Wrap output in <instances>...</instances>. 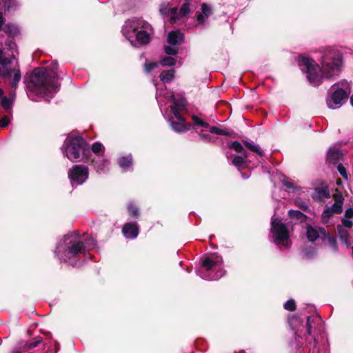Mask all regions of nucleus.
I'll return each instance as SVG.
<instances>
[{
	"label": "nucleus",
	"mask_w": 353,
	"mask_h": 353,
	"mask_svg": "<svg viewBox=\"0 0 353 353\" xmlns=\"http://www.w3.org/2000/svg\"><path fill=\"white\" fill-rule=\"evenodd\" d=\"M243 143L244 145L250 150L257 153L260 156H263V152L259 145H253L252 143L247 141H243Z\"/></svg>",
	"instance_id": "obj_25"
},
{
	"label": "nucleus",
	"mask_w": 353,
	"mask_h": 353,
	"mask_svg": "<svg viewBox=\"0 0 353 353\" xmlns=\"http://www.w3.org/2000/svg\"><path fill=\"white\" fill-rule=\"evenodd\" d=\"M205 17L202 12H196V19L199 24H203L205 21Z\"/></svg>",
	"instance_id": "obj_48"
},
{
	"label": "nucleus",
	"mask_w": 353,
	"mask_h": 353,
	"mask_svg": "<svg viewBox=\"0 0 353 353\" xmlns=\"http://www.w3.org/2000/svg\"><path fill=\"white\" fill-rule=\"evenodd\" d=\"M294 205L304 212H310L307 204L305 201H302L301 198H297L294 200Z\"/></svg>",
	"instance_id": "obj_27"
},
{
	"label": "nucleus",
	"mask_w": 353,
	"mask_h": 353,
	"mask_svg": "<svg viewBox=\"0 0 353 353\" xmlns=\"http://www.w3.org/2000/svg\"><path fill=\"white\" fill-rule=\"evenodd\" d=\"M347 98L348 93L342 88H338L326 99V103L329 108L334 109L340 107Z\"/></svg>",
	"instance_id": "obj_9"
},
{
	"label": "nucleus",
	"mask_w": 353,
	"mask_h": 353,
	"mask_svg": "<svg viewBox=\"0 0 353 353\" xmlns=\"http://www.w3.org/2000/svg\"><path fill=\"white\" fill-rule=\"evenodd\" d=\"M177 12V8H171L168 10V14L174 15Z\"/></svg>",
	"instance_id": "obj_57"
},
{
	"label": "nucleus",
	"mask_w": 353,
	"mask_h": 353,
	"mask_svg": "<svg viewBox=\"0 0 353 353\" xmlns=\"http://www.w3.org/2000/svg\"><path fill=\"white\" fill-rule=\"evenodd\" d=\"M157 63L156 62H150L145 63L144 65L145 72L146 73H150L152 70L157 67Z\"/></svg>",
	"instance_id": "obj_44"
},
{
	"label": "nucleus",
	"mask_w": 353,
	"mask_h": 353,
	"mask_svg": "<svg viewBox=\"0 0 353 353\" xmlns=\"http://www.w3.org/2000/svg\"><path fill=\"white\" fill-rule=\"evenodd\" d=\"M314 192L312 199L317 201H323L324 199H329L331 196L327 186L315 188Z\"/></svg>",
	"instance_id": "obj_15"
},
{
	"label": "nucleus",
	"mask_w": 353,
	"mask_h": 353,
	"mask_svg": "<svg viewBox=\"0 0 353 353\" xmlns=\"http://www.w3.org/2000/svg\"><path fill=\"white\" fill-rule=\"evenodd\" d=\"M141 26L143 28L147 29L150 25L143 21H138L137 26ZM134 33H136V39L141 45H145L150 43V36L145 30H138V27L133 28Z\"/></svg>",
	"instance_id": "obj_11"
},
{
	"label": "nucleus",
	"mask_w": 353,
	"mask_h": 353,
	"mask_svg": "<svg viewBox=\"0 0 353 353\" xmlns=\"http://www.w3.org/2000/svg\"><path fill=\"white\" fill-rule=\"evenodd\" d=\"M67 244H59L57 247L55 253L61 261H67L68 259L74 256L79 252L84 250L83 244H72L70 247H67Z\"/></svg>",
	"instance_id": "obj_6"
},
{
	"label": "nucleus",
	"mask_w": 353,
	"mask_h": 353,
	"mask_svg": "<svg viewBox=\"0 0 353 353\" xmlns=\"http://www.w3.org/2000/svg\"><path fill=\"white\" fill-rule=\"evenodd\" d=\"M58 63L52 62L48 68H36L24 77V81L31 92L37 95H47L59 90L58 83Z\"/></svg>",
	"instance_id": "obj_1"
},
{
	"label": "nucleus",
	"mask_w": 353,
	"mask_h": 353,
	"mask_svg": "<svg viewBox=\"0 0 353 353\" xmlns=\"http://www.w3.org/2000/svg\"><path fill=\"white\" fill-rule=\"evenodd\" d=\"M10 120L7 115H3L0 119V127L2 128H6L9 125Z\"/></svg>",
	"instance_id": "obj_45"
},
{
	"label": "nucleus",
	"mask_w": 353,
	"mask_h": 353,
	"mask_svg": "<svg viewBox=\"0 0 353 353\" xmlns=\"http://www.w3.org/2000/svg\"><path fill=\"white\" fill-rule=\"evenodd\" d=\"M12 101L7 97H3L1 99V104L6 110L11 109Z\"/></svg>",
	"instance_id": "obj_35"
},
{
	"label": "nucleus",
	"mask_w": 353,
	"mask_h": 353,
	"mask_svg": "<svg viewBox=\"0 0 353 353\" xmlns=\"http://www.w3.org/2000/svg\"><path fill=\"white\" fill-rule=\"evenodd\" d=\"M343 158L342 152L336 149H330L327 152L326 162L328 164H336Z\"/></svg>",
	"instance_id": "obj_16"
},
{
	"label": "nucleus",
	"mask_w": 353,
	"mask_h": 353,
	"mask_svg": "<svg viewBox=\"0 0 353 353\" xmlns=\"http://www.w3.org/2000/svg\"><path fill=\"white\" fill-rule=\"evenodd\" d=\"M319 59L321 65L320 71L326 79H330L340 71L343 63L341 52L332 47H327L321 51Z\"/></svg>",
	"instance_id": "obj_3"
},
{
	"label": "nucleus",
	"mask_w": 353,
	"mask_h": 353,
	"mask_svg": "<svg viewBox=\"0 0 353 353\" xmlns=\"http://www.w3.org/2000/svg\"><path fill=\"white\" fill-rule=\"evenodd\" d=\"M299 65L306 74L307 81L314 86H319L323 82L325 77L320 71L321 65L311 57L300 56L298 59Z\"/></svg>",
	"instance_id": "obj_5"
},
{
	"label": "nucleus",
	"mask_w": 353,
	"mask_h": 353,
	"mask_svg": "<svg viewBox=\"0 0 353 353\" xmlns=\"http://www.w3.org/2000/svg\"><path fill=\"white\" fill-rule=\"evenodd\" d=\"M170 110L176 120L184 121L185 119L179 112V110L176 108L175 106H171Z\"/></svg>",
	"instance_id": "obj_38"
},
{
	"label": "nucleus",
	"mask_w": 353,
	"mask_h": 353,
	"mask_svg": "<svg viewBox=\"0 0 353 353\" xmlns=\"http://www.w3.org/2000/svg\"><path fill=\"white\" fill-rule=\"evenodd\" d=\"M288 216L291 219L299 221L300 223H305L308 219L307 215L299 210H290L288 211Z\"/></svg>",
	"instance_id": "obj_19"
},
{
	"label": "nucleus",
	"mask_w": 353,
	"mask_h": 353,
	"mask_svg": "<svg viewBox=\"0 0 353 353\" xmlns=\"http://www.w3.org/2000/svg\"><path fill=\"white\" fill-rule=\"evenodd\" d=\"M123 235L128 239L136 238L139 232V227L137 223H127L122 228Z\"/></svg>",
	"instance_id": "obj_12"
},
{
	"label": "nucleus",
	"mask_w": 353,
	"mask_h": 353,
	"mask_svg": "<svg viewBox=\"0 0 353 353\" xmlns=\"http://www.w3.org/2000/svg\"><path fill=\"white\" fill-rule=\"evenodd\" d=\"M119 165L122 168H127L132 165V157L131 155L121 157L118 161Z\"/></svg>",
	"instance_id": "obj_23"
},
{
	"label": "nucleus",
	"mask_w": 353,
	"mask_h": 353,
	"mask_svg": "<svg viewBox=\"0 0 353 353\" xmlns=\"http://www.w3.org/2000/svg\"><path fill=\"white\" fill-rule=\"evenodd\" d=\"M220 132L221 133H219V135H224V136H230V132L226 130L221 129Z\"/></svg>",
	"instance_id": "obj_58"
},
{
	"label": "nucleus",
	"mask_w": 353,
	"mask_h": 353,
	"mask_svg": "<svg viewBox=\"0 0 353 353\" xmlns=\"http://www.w3.org/2000/svg\"><path fill=\"white\" fill-rule=\"evenodd\" d=\"M271 232L276 240L285 241L289 239V232L286 225L279 219L272 221Z\"/></svg>",
	"instance_id": "obj_8"
},
{
	"label": "nucleus",
	"mask_w": 353,
	"mask_h": 353,
	"mask_svg": "<svg viewBox=\"0 0 353 353\" xmlns=\"http://www.w3.org/2000/svg\"><path fill=\"white\" fill-rule=\"evenodd\" d=\"M333 212L327 208L325 209L322 214V221L323 223H327L331 216H332Z\"/></svg>",
	"instance_id": "obj_34"
},
{
	"label": "nucleus",
	"mask_w": 353,
	"mask_h": 353,
	"mask_svg": "<svg viewBox=\"0 0 353 353\" xmlns=\"http://www.w3.org/2000/svg\"><path fill=\"white\" fill-rule=\"evenodd\" d=\"M232 163L239 170L245 168L248 166L247 161L241 156H234L232 160Z\"/></svg>",
	"instance_id": "obj_22"
},
{
	"label": "nucleus",
	"mask_w": 353,
	"mask_h": 353,
	"mask_svg": "<svg viewBox=\"0 0 353 353\" xmlns=\"http://www.w3.org/2000/svg\"><path fill=\"white\" fill-rule=\"evenodd\" d=\"M343 225L348 228H351L353 225V222L350 220L347 219V218H343L341 219Z\"/></svg>",
	"instance_id": "obj_49"
},
{
	"label": "nucleus",
	"mask_w": 353,
	"mask_h": 353,
	"mask_svg": "<svg viewBox=\"0 0 353 353\" xmlns=\"http://www.w3.org/2000/svg\"><path fill=\"white\" fill-rule=\"evenodd\" d=\"M220 130H221L220 128H219L216 126H211L210 128V132L219 135V133H221Z\"/></svg>",
	"instance_id": "obj_55"
},
{
	"label": "nucleus",
	"mask_w": 353,
	"mask_h": 353,
	"mask_svg": "<svg viewBox=\"0 0 353 353\" xmlns=\"http://www.w3.org/2000/svg\"><path fill=\"white\" fill-rule=\"evenodd\" d=\"M345 217L347 219L353 218V208H348L345 210Z\"/></svg>",
	"instance_id": "obj_54"
},
{
	"label": "nucleus",
	"mask_w": 353,
	"mask_h": 353,
	"mask_svg": "<svg viewBox=\"0 0 353 353\" xmlns=\"http://www.w3.org/2000/svg\"><path fill=\"white\" fill-rule=\"evenodd\" d=\"M190 2H186L182 5L179 10V14L182 17L185 16L188 13L190 12Z\"/></svg>",
	"instance_id": "obj_36"
},
{
	"label": "nucleus",
	"mask_w": 353,
	"mask_h": 353,
	"mask_svg": "<svg viewBox=\"0 0 353 353\" xmlns=\"http://www.w3.org/2000/svg\"><path fill=\"white\" fill-rule=\"evenodd\" d=\"M200 136L205 139H208L210 138V135L208 134L201 133Z\"/></svg>",
	"instance_id": "obj_60"
},
{
	"label": "nucleus",
	"mask_w": 353,
	"mask_h": 353,
	"mask_svg": "<svg viewBox=\"0 0 353 353\" xmlns=\"http://www.w3.org/2000/svg\"><path fill=\"white\" fill-rule=\"evenodd\" d=\"M338 229L339 230V232H340V236L342 239H345V243H348V241L347 239V231H344V230H341V227L340 226H338Z\"/></svg>",
	"instance_id": "obj_52"
},
{
	"label": "nucleus",
	"mask_w": 353,
	"mask_h": 353,
	"mask_svg": "<svg viewBox=\"0 0 353 353\" xmlns=\"http://www.w3.org/2000/svg\"><path fill=\"white\" fill-rule=\"evenodd\" d=\"M331 245H332V249L333 250H334V251L336 250V249H337V244L333 243V244H331Z\"/></svg>",
	"instance_id": "obj_61"
},
{
	"label": "nucleus",
	"mask_w": 353,
	"mask_h": 353,
	"mask_svg": "<svg viewBox=\"0 0 353 353\" xmlns=\"http://www.w3.org/2000/svg\"><path fill=\"white\" fill-rule=\"evenodd\" d=\"M284 308L289 311H294L296 309V305L294 300H288L285 304H284Z\"/></svg>",
	"instance_id": "obj_42"
},
{
	"label": "nucleus",
	"mask_w": 353,
	"mask_h": 353,
	"mask_svg": "<svg viewBox=\"0 0 353 353\" xmlns=\"http://www.w3.org/2000/svg\"><path fill=\"white\" fill-rule=\"evenodd\" d=\"M283 184L288 188L289 189H292V190H295V189H297L299 188L298 186L295 185L294 183L290 181H288V180H284L283 181Z\"/></svg>",
	"instance_id": "obj_47"
},
{
	"label": "nucleus",
	"mask_w": 353,
	"mask_h": 353,
	"mask_svg": "<svg viewBox=\"0 0 353 353\" xmlns=\"http://www.w3.org/2000/svg\"><path fill=\"white\" fill-rule=\"evenodd\" d=\"M337 170L339 174L343 176V178L347 179V173L346 168L342 163H339L337 165Z\"/></svg>",
	"instance_id": "obj_41"
},
{
	"label": "nucleus",
	"mask_w": 353,
	"mask_h": 353,
	"mask_svg": "<svg viewBox=\"0 0 353 353\" xmlns=\"http://www.w3.org/2000/svg\"><path fill=\"white\" fill-rule=\"evenodd\" d=\"M172 106L176 107L177 109H181L184 108L185 105L182 101H180L179 100L174 99L173 101V105Z\"/></svg>",
	"instance_id": "obj_50"
},
{
	"label": "nucleus",
	"mask_w": 353,
	"mask_h": 353,
	"mask_svg": "<svg viewBox=\"0 0 353 353\" xmlns=\"http://www.w3.org/2000/svg\"><path fill=\"white\" fill-rule=\"evenodd\" d=\"M185 37L179 30H172L168 34L167 41L172 46H180L184 42Z\"/></svg>",
	"instance_id": "obj_13"
},
{
	"label": "nucleus",
	"mask_w": 353,
	"mask_h": 353,
	"mask_svg": "<svg viewBox=\"0 0 353 353\" xmlns=\"http://www.w3.org/2000/svg\"><path fill=\"white\" fill-rule=\"evenodd\" d=\"M201 10L202 13L205 15L206 18H208L212 13V10L210 6H208V4L203 3L201 4Z\"/></svg>",
	"instance_id": "obj_39"
},
{
	"label": "nucleus",
	"mask_w": 353,
	"mask_h": 353,
	"mask_svg": "<svg viewBox=\"0 0 353 353\" xmlns=\"http://www.w3.org/2000/svg\"><path fill=\"white\" fill-rule=\"evenodd\" d=\"M320 321L319 316H314L307 317V333L310 335L312 333V329L313 327V324H315L317 321Z\"/></svg>",
	"instance_id": "obj_24"
},
{
	"label": "nucleus",
	"mask_w": 353,
	"mask_h": 353,
	"mask_svg": "<svg viewBox=\"0 0 353 353\" xmlns=\"http://www.w3.org/2000/svg\"><path fill=\"white\" fill-rule=\"evenodd\" d=\"M228 147L239 153L243 152L244 149L241 143L237 141H233Z\"/></svg>",
	"instance_id": "obj_32"
},
{
	"label": "nucleus",
	"mask_w": 353,
	"mask_h": 353,
	"mask_svg": "<svg viewBox=\"0 0 353 353\" xmlns=\"http://www.w3.org/2000/svg\"><path fill=\"white\" fill-rule=\"evenodd\" d=\"M174 77V69L164 70L163 71L160 75L159 78L161 81L163 83H170L172 81Z\"/></svg>",
	"instance_id": "obj_21"
},
{
	"label": "nucleus",
	"mask_w": 353,
	"mask_h": 353,
	"mask_svg": "<svg viewBox=\"0 0 353 353\" xmlns=\"http://www.w3.org/2000/svg\"><path fill=\"white\" fill-rule=\"evenodd\" d=\"M159 12L162 15L168 14V9L167 6L165 5V4H161V6H160V8H159Z\"/></svg>",
	"instance_id": "obj_51"
},
{
	"label": "nucleus",
	"mask_w": 353,
	"mask_h": 353,
	"mask_svg": "<svg viewBox=\"0 0 353 353\" xmlns=\"http://www.w3.org/2000/svg\"><path fill=\"white\" fill-rule=\"evenodd\" d=\"M343 203L334 202V203L329 208L335 214H341L343 212Z\"/></svg>",
	"instance_id": "obj_37"
},
{
	"label": "nucleus",
	"mask_w": 353,
	"mask_h": 353,
	"mask_svg": "<svg viewBox=\"0 0 353 353\" xmlns=\"http://www.w3.org/2000/svg\"><path fill=\"white\" fill-rule=\"evenodd\" d=\"M6 19L2 12H0V28L3 29L5 25Z\"/></svg>",
	"instance_id": "obj_56"
},
{
	"label": "nucleus",
	"mask_w": 353,
	"mask_h": 353,
	"mask_svg": "<svg viewBox=\"0 0 353 353\" xmlns=\"http://www.w3.org/2000/svg\"><path fill=\"white\" fill-rule=\"evenodd\" d=\"M332 197L334 200V202H337L339 203H343L344 198L341 193V192L338 189H335V193L333 194Z\"/></svg>",
	"instance_id": "obj_33"
},
{
	"label": "nucleus",
	"mask_w": 353,
	"mask_h": 353,
	"mask_svg": "<svg viewBox=\"0 0 353 353\" xmlns=\"http://www.w3.org/2000/svg\"><path fill=\"white\" fill-rule=\"evenodd\" d=\"M242 153V156L245 160H246V159L248 157V152H246L244 149H243V152H241Z\"/></svg>",
	"instance_id": "obj_59"
},
{
	"label": "nucleus",
	"mask_w": 353,
	"mask_h": 353,
	"mask_svg": "<svg viewBox=\"0 0 353 353\" xmlns=\"http://www.w3.org/2000/svg\"><path fill=\"white\" fill-rule=\"evenodd\" d=\"M222 258L211 254L206 256L202 262V268L197 271V274L203 279L212 281L222 277L225 271L222 267Z\"/></svg>",
	"instance_id": "obj_4"
},
{
	"label": "nucleus",
	"mask_w": 353,
	"mask_h": 353,
	"mask_svg": "<svg viewBox=\"0 0 353 353\" xmlns=\"http://www.w3.org/2000/svg\"><path fill=\"white\" fill-rule=\"evenodd\" d=\"M68 176L72 183L81 185L88 178V168L83 165H74L70 169Z\"/></svg>",
	"instance_id": "obj_7"
},
{
	"label": "nucleus",
	"mask_w": 353,
	"mask_h": 353,
	"mask_svg": "<svg viewBox=\"0 0 353 353\" xmlns=\"http://www.w3.org/2000/svg\"><path fill=\"white\" fill-rule=\"evenodd\" d=\"M127 210L129 216L133 219H139L141 215L139 208L132 202L128 203Z\"/></svg>",
	"instance_id": "obj_20"
},
{
	"label": "nucleus",
	"mask_w": 353,
	"mask_h": 353,
	"mask_svg": "<svg viewBox=\"0 0 353 353\" xmlns=\"http://www.w3.org/2000/svg\"><path fill=\"white\" fill-rule=\"evenodd\" d=\"M303 254L305 258H312L316 254V250L314 247L310 245L304 248Z\"/></svg>",
	"instance_id": "obj_30"
},
{
	"label": "nucleus",
	"mask_w": 353,
	"mask_h": 353,
	"mask_svg": "<svg viewBox=\"0 0 353 353\" xmlns=\"http://www.w3.org/2000/svg\"><path fill=\"white\" fill-rule=\"evenodd\" d=\"M164 51L168 55H176L179 52L176 48L172 47L170 46H165Z\"/></svg>",
	"instance_id": "obj_40"
},
{
	"label": "nucleus",
	"mask_w": 353,
	"mask_h": 353,
	"mask_svg": "<svg viewBox=\"0 0 353 353\" xmlns=\"http://www.w3.org/2000/svg\"><path fill=\"white\" fill-rule=\"evenodd\" d=\"M5 46L6 47V48L9 50H13L17 47L16 43L12 39H7L5 41Z\"/></svg>",
	"instance_id": "obj_43"
},
{
	"label": "nucleus",
	"mask_w": 353,
	"mask_h": 353,
	"mask_svg": "<svg viewBox=\"0 0 353 353\" xmlns=\"http://www.w3.org/2000/svg\"><path fill=\"white\" fill-rule=\"evenodd\" d=\"M336 184L339 185L341 184V180L340 179H337Z\"/></svg>",
	"instance_id": "obj_63"
},
{
	"label": "nucleus",
	"mask_w": 353,
	"mask_h": 353,
	"mask_svg": "<svg viewBox=\"0 0 353 353\" xmlns=\"http://www.w3.org/2000/svg\"><path fill=\"white\" fill-rule=\"evenodd\" d=\"M306 236L308 241L313 242L316 241L321 236L323 238H328L329 243H336L334 238L330 236L329 234L323 228H313L311 225L307 226Z\"/></svg>",
	"instance_id": "obj_10"
},
{
	"label": "nucleus",
	"mask_w": 353,
	"mask_h": 353,
	"mask_svg": "<svg viewBox=\"0 0 353 353\" xmlns=\"http://www.w3.org/2000/svg\"><path fill=\"white\" fill-rule=\"evenodd\" d=\"M6 34H8L12 39H14L19 34V30L18 28L12 23H8L4 25L3 29H1Z\"/></svg>",
	"instance_id": "obj_18"
},
{
	"label": "nucleus",
	"mask_w": 353,
	"mask_h": 353,
	"mask_svg": "<svg viewBox=\"0 0 353 353\" xmlns=\"http://www.w3.org/2000/svg\"><path fill=\"white\" fill-rule=\"evenodd\" d=\"M12 72V70L6 68L2 71L1 76L4 77H10Z\"/></svg>",
	"instance_id": "obj_53"
},
{
	"label": "nucleus",
	"mask_w": 353,
	"mask_h": 353,
	"mask_svg": "<svg viewBox=\"0 0 353 353\" xmlns=\"http://www.w3.org/2000/svg\"><path fill=\"white\" fill-rule=\"evenodd\" d=\"M170 125L172 130L179 133L185 132L188 130H190L192 125L189 123H186L185 119L184 121H174L172 119H170Z\"/></svg>",
	"instance_id": "obj_14"
},
{
	"label": "nucleus",
	"mask_w": 353,
	"mask_h": 353,
	"mask_svg": "<svg viewBox=\"0 0 353 353\" xmlns=\"http://www.w3.org/2000/svg\"><path fill=\"white\" fill-rule=\"evenodd\" d=\"M41 343V338L34 339V341L32 342L27 343L26 347L29 350L33 349L37 347L39 344Z\"/></svg>",
	"instance_id": "obj_46"
},
{
	"label": "nucleus",
	"mask_w": 353,
	"mask_h": 353,
	"mask_svg": "<svg viewBox=\"0 0 353 353\" xmlns=\"http://www.w3.org/2000/svg\"><path fill=\"white\" fill-rule=\"evenodd\" d=\"M64 243H83V240L81 239L78 230H74L66 234L63 237Z\"/></svg>",
	"instance_id": "obj_17"
},
{
	"label": "nucleus",
	"mask_w": 353,
	"mask_h": 353,
	"mask_svg": "<svg viewBox=\"0 0 353 353\" xmlns=\"http://www.w3.org/2000/svg\"><path fill=\"white\" fill-rule=\"evenodd\" d=\"M350 103L353 106V94L350 97Z\"/></svg>",
	"instance_id": "obj_62"
},
{
	"label": "nucleus",
	"mask_w": 353,
	"mask_h": 353,
	"mask_svg": "<svg viewBox=\"0 0 353 353\" xmlns=\"http://www.w3.org/2000/svg\"><path fill=\"white\" fill-rule=\"evenodd\" d=\"M192 119L195 125H198V126H201V127H203V128H208L209 126L208 123L204 121L203 120H202L201 119H200L199 117H197L196 115H192Z\"/></svg>",
	"instance_id": "obj_29"
},
{
	"label": "nucleus",
	"mask_w": 353,
	"mask_h": 353,
	"mask_svg": "<svg viewBox=\"0 0 353 353\" xmlns=\"http://www.w3.org/2000/svg\"><path fill=\"white\" fill-rule=\"evenodd\" d=\"M160 63L163 66H173L176 63V60L171 57H165L161 60Z\"/></svg>",
	"instance_id": "obj_28"
},
{
	"label": "nucleus",
	"mask_w": 353,
	"mask_h": 353,
	"mask_svg": "<svg viewBox=\"0 0 353 353\" xmlns=\"http://www.w3.org/2000/svg\"><path fill=\"white\" fill-rule=\"evenodd\" d=\"M12 71H13V72H12L13 78H12V81L10 84H11L12 88L15 89L17 86L18 83L21 80V72H20L19 69L14 68V69H12Z\"/></svg>",
	"instance_id": "obj_26"
},
{
	"label": "nucleus",
	"mask_w": 353,
	"mask_h": 353,
	"mask_svg": "<svg viewBox=\"0 0 353 353\" xmlns=\"http://www.w3.org/2000/svg\"><path fill=\"white\" fill-rule=\"evenodd\" d=\"M63 148V153L71 161L76 162L80 160L87 163L94 161L90 145L81 136H74L67 139L64 141Z\"/></svg>",
	"instance_id": "obj_2"
},
{
	"label": "nucleus",
	"mask_w": 353,
	"mask_h": 353,
	"mask_svg": "<svg viewBox=\"0 0 353 353\" xmlns=\"http://www.w3.org/2000/svg\"><path fill=\"white\" fill-rule=\"evenodd\" d=\"M104 150V147L100 142H95L92 144L90 151L94 154H99L100 152Z\"/></svg>",
	"instance_id": "obj_31"
},
{
	"label": "nucleus",
	"mask_w": 353,
	"mask_h": 353,
	"mask_svg": "<svg viewBox=\"0 0 353 353\" xmlns=\"http://www.w3.org/2000/svg\"><path fill=\"white\" fill-rule=\"evenodd\" d=\"M3 92L2 90V89L0 88V97L3 95Z\"/></svg>",
	"instance_id": "obj_64"
}]
</instances>
